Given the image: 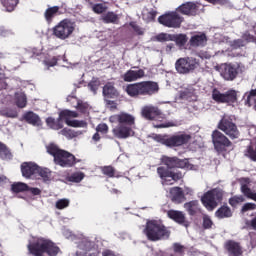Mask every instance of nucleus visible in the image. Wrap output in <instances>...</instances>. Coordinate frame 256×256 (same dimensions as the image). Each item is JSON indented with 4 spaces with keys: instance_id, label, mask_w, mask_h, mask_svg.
Masks as SVG:
<instances>
[{
    "instance_id": "f257e3e1",
    "label": "nucleus",
    "mask_w": 256,
    "mask_h": 256,
    "mask_svg": "<svg viewBox=\"0 0 256 256\" xmlns=\"http://www.w3.org/2000/svg\"><path fill=\"white\" fill-rule=\"evenodd\" d=\"M28 255L32 256H58L61 248L55 242L44 237H37L27 245Z\"/></svg>"
},
{
    "instance_id": "f03ea898",
    "label": "nucleus",
    "mask_w": 256,
    "mask_h": 256,
    "mask_svg": "<svg viewBox=\"0 0 256 256\" xmlns=\"http://www.w3.org/2000/svg\"><path fill=\"white\" fill-rule=\"evenodd\" d=\"M110 121L112 123H115V121L118 123V125L112 129L114 137H117V139H129V137H133L135 116L127 112H121L120 114L111 116Z\"/></svg>"
},
{
    "instance_id": "7ed1b4c3",
    "label": "nucleus",
    "mask_w": 256,
    "mask_h": 256,
    "mask_svg": "<svg viewBox=\"0 0 256 256\" xmlns=\"http://www.w3.org/2000/svg\"><path fill=\"white\" fill-rule=\"evenodd\" d=\"M46 151L53 157L54 165H58V167L69 169L75 167L77 163H81V159H77L71 152L59 148L55 143L48 144Z\"/></svg>"
},
{
    "instance_id": "20e7f679",
    "label": "nucleus",
    "mask_w": 256,
    "mask_h": 256,
    "mask_svg": "<svg viewBox=\"0 0 256 256\" xmlns=\"http://www.w3.org/2000/svg\"><path fill=\"white\" fill-rule=\"evenodd\" d=\"M125 92L133 99H139V97H151L152 95L159 93V83L149 80L128 84Z\"/></svg>"
},
{
    "instance_id": "39448f33",
    "label": "nucleus",
    "mask_w": 256,
    "mask_h": 256,
    "mask_svg": "<svg viewBox=\"0 0 256 256\" xmlns=\"http://www.w3.org/2000/svg\"><path fill=\"white\" fill-rule=\"evenodd\" d=\"M143 233L146 239L152 242L164 241V239L171 237V231L165 227L161 220H147Z\"/></svg>"
},
{
    "instance_id": "423d86ee",
    "label": "nucleus",
    "mask_w": 256,
    "mask_h": 256,
    "mask_svg": "<svg viewBox=\"0 0 256 256\" xmlns=\"http://www.w3.org/2000/svg\"><path fill=\"white\" fill-rule=\"evenodd\" d=\"M154 141L164 145L165 147H169V149H175V147H183V145H187L189 141H191V134L178 133L173 135H161L156 134L154 136Z\"/></svg>"
},
{
    "instance_id": "0eeeda50",
    "label": "nucleus",
    "mask_w": 256,
    "mask_h": 256,
    "mask_svg": "<svg viewBox=\"0 0 256 256\" xmlns=\"http://www.w3.org/2000/svg\"><path fill=\"white\" fill-rule=\"evenodd\" d=\"M183 21H185V18L177 10L166 12L158 17V23L168 29H181Z\"/></svg>"
},
{
    "instance_id": "6e6552de",
    "label": "nucleus",
    "mask_w": 256,
    "mask_h": 256,
    "mask_svg": "<svg viewBox=\"0 0 256 256\" xmlns=\"http://www.w3.org/2000/svg\"><path fill=\"white\" fill-rule=\"evenodd\" d=\"M223 201V192L221 190L215 188L207 191L201 197V203L204 205L207 211H215L219 206V203Z\"/></svg>"
},
{
    "instance_id": "1a4fd4ad",
    "label": "nucleus",
    "mask_w": 256,
    "mask_h": 256,
    "mask_svg": "<svg viewBox=\"0 0 256 256\" xmlns=\"http://www.w3.org/2000/svg\"><path fill=\"white\" fill-rule=\"evenodd\" d=\"M218 129L225 133L232 141L241 137V132L237 127V124L233 122V119L229 116H223L218 123Z\"/></svg>"
},
{
    "instance_id": "9d476101",
    "label": "nucleus",
    "mask_w": 256,
    "mask_h": 256,
    "mask_svg": "<svg viewBox=\"0 0 256 256\" xmlns=\"http://www.w3.org/2000/svg\"><path fill=\"white\" fill-rule=\"evenodd\" d=\"M54 37L65 41L73 35L75 31V24L70 19L61 20L56 26L52 29Z\"/></svg>"
},
{
    "instance_id": "9b49d317",
    "label": "nucleus",
    "mask_w": 256,
    "mask_h": 256,
    "mask_svg": "<svg viewBox=\"0 0 256 256\" xmlns=\"http://www.w3.org/2000/svg\"><path fill=\"white\" fill-rule=\"evenodd\" d=\"M157 173L162 181V185H173L177 181H181L183 173L181 171H173L168 166H160L157 168Z\"/></svg>"
},
{
    "instance_id": "f8f14e48",
    "label": "nucleus",
    "mask_w": 256,
    "mask_h": 256,
    "mask_svg": "<svg viewBox=\"0 0 256 256\" xmlns=\"http://www.w3.org/2000/svg\"><path fill=\"white\" fill-rule=\"evenodd\" d=\"M199 62L195 58H179L175 62V69L180 75H187L197 69Z\"/></svg>"
},
{
    "instance_id": "ddd939ff",
    "label": "nucleus",
    "mask_w": 256,
    "mask_h": 256,
    "mask_svg": "<svg viewBox=\"0 0 256 256\" xmlns=\"http://www.w3.org/2000/svg\"><path fill=\"white\" fill-rule=\"evenodd\" d=\"M212 143L217 153H225L227 148L233 145V142L219 130H214L212 132Z\"/></svg>"
},
{
    "instance_id": "4468645a",
    "label": "nucleus",
    "mask_w": 256,
    "mask_h": 256,
    "mask_svg": "<svg viewBox=\"0 0 256 256\" xmlns=\"http://www.w3.org/2000/svg\"><path fill=\"white\" fill-rule=\"evenodd\" d=\"M212 99L216 103H227V105H233L234 103H237V91L230 89L225 93H221L217 88H214L212 90Z\"/></svg>"
},
{
    "instance_id": "2eb2a0df",
    "label": "nucleus",
    "mask_w": 256,
    "mask_h": 256,
    "mask_svg": "<svg viewBox=\"0 0 256 256\" xmlns=\"http://www.w3.org/2000/svg\"><path fill=\"white\" fill-rule=\"evenodd\" d=\"M79 117V113L71 110H62L60 112V119H64L68 127H87V122L84 120H71Z\"/></svg>"
},
{
    "instance_id": "dca6fc26",
    "label": "nucleus",
    "mask_w": 256,
    "mask_h": 256,
    "mask_svg": "<svg viewBox=\"0 0 256 256\" xmlns=\"http://www.w3.org/2000/svg\"><path fill=\"white\" fill-rule=\"evenodd\" d=\"M176 11L188 17H196L199 14V6L195 2H186L180 5Z\"/></svg>"
},
{
    "instance_id": "f3484780",
    "label": "nucleus",
    "mask_w": 256,
    "mask_h": 256,
    "mask_svg": "<svg viewBox=\"0 0 256 256\" xmlns=\"http://www.w3.org/2000/svg\"><path fill=\"white\" fill-rule=\"evenodd\" d=\"M224 249L228 256H243V246L235 240H227Z\"/></svg>"
},
{
    "instance_id": "a211bd4d",
    "label": "nucleus",
    "mask_w": 256,
    "mask_h": 256,
    "mask_svg": "<svg viewBox=\"0 0 256 256\" xmlns=\"http://www.w3.org/2000/svg\"><path fill=\"white\" fill-rule=\"evenodd\" d=\"M239 75V69L233 64H224L221 71V76L225 81H235Z\"/></svg>"
},
{
    "instance_id": "6ab92c4d",
    "label": "nucleus",
    "mask_w": 256,
    "mask_h": 256,
    "mask_svg": "<svg viewBox=\"0 0 256 256\" xmlns=\"http://www.w3.org/2000/svg\"><path fill=\"white\" fill-rule=\"evenodd\" d=\"M167 217L178 225H182V227H189V221H187V217L185 216L183 211L168 210Z\"/></svg>"
},
{
    "instance_id": "aec40b11",
    "label": "nucleus",
    "mask_w": 256,
    "mask_h": 256,
    "mask_svg": "<svg viewBox=\"0 0 256 256\" xmlns=\"http://www.w3.org/2000/svg\"><path fill=\"white\" fill-rule=\"evenodd\" d=\"M39 170V165L35 162H24L21 164V173L25 179H31L33 175H37V171Z\"/></svg>"
},
{
    "instance_id": "412c9836",
    "label": "nucleus",
    "mask_w": 256,
    "mask_h": 256,
    "mask_svg": "<svg viewBox=\"0 0 256 256\" xmlns=\"http://www.w3.org/2000/svg\"><path fill=\"white\" fill-rule=\"evenodd\" d=\"M162 163L170 169H185V159H179L176 156H165Z\"/></svg>"
},
{
    "instance_id": "4be33fe9",
    "label": "nucleus",
    "mask_w": 256,
    "mask_h": 256,
    "mask_svg": "<svg viewBox=\"0 0 256 256\" xmlns=\"http://www.w3.org/2000/svg\"><path fill=\"white\" fill-rule=\"evenodd\" d=\"M145 77V70H128L122 76L123 81L126 83H133V81H138V79H143Z\"/></svg>"
},
{
    "instance_id": "5701e85b",
    "label": "nucleus",
    "mask_w": 256,
    "mask_h": 256,
    "mask_svg": "<svg viewBox=\"0 0 256 256\" xmlns=\"http://www.w3.org/2000/svg\"><path fill=\"white\" fill-rule=\"evenodd\" d=\"M141 114L144 119H147V121H154V119L160 117L161 110L155 106H145L142 108Z\"/></svg>"
},
{
    "instance_id": "b1692460",
    "label": "nucleus",
    "mask_w": 256,
    "mask_h": 256,
    "mask_svg": "<svg viewBox=\"0 0 256 256\" xmlns=\"http://www.w3.org/2000/svg\"><path fill=\"white\" fill-rule=\"evenodd\" d=\"M170 197L173 203H183V201H187L185 197V192H183V188L181 187H173L170 189Z\"/></svg>"
},
{
    "instance_id": "393cba45",
    "label": "nucleus",
    "mask_w": 256,
    "mask_h": 256,
    "mask_svg": "<svg viewBox=\"0 0 256 256\" xmlns=\"http://www.w3.org/2000/svg\"><path fill=\"white\" fill-rule=\"evenodd\" d=\"M191 47H205L207 45V35L205 33H198L191 36L189 40Z\"/></svg>"
},
{
    "instance_id": "a878e982",
    "label": "nucleus",
    "mask_w": 256,
    "mask_h": 256,
    "mask_svg": "<svg viewBox=\"0 0 256 256\" xmlns=\"http://www.w3.org/2000/svg\"><path fill=\"white\" fill-rule=\"evenodd\" d=\"M24 121L29 125H33L34 127H39L41 125V118L33 111H28L23 115Z\"/></svg>"
},
{
    "instance_id": "bb28decb",
    "label": "nucleus",
    "mask_w": 256,
    "mask_h": 256,
    "mask_svg": "<svg viewBox=\"0 0 256 256\" xmlns=\"http://www.w3.org/2000/svg\"><path fill=\"white\" fill-rule=\"evenodd\" d=\"M184 209L187 211L190 217H195V215H197V213L201 211V209L199 208V201L197 200L186 202L184 204Z\"/></svg>"
},
{
    "instance_id": "cd10ccee",
    "label": "nucleus",
    "mask_w": 256,
    "mask_h": 256,
    "mask_svg": "<svg viewBox=\"0 0 256 256\" xmlns=\"http://www.w3.org/2000/svg\"><path fill=\"white\" fill-rule=\"evenodd\" d=\"M103 95L108 99H115V97H119V92L117 88L113 85V83L108 82L103 87Z\"/></svg>"
},
{
    "instance_id": "c85d7f7f",
    "label": "nucleus",
    "mask_w": 256,
    "mask_h": 256,
    "mask_svg": "<svg viewBox=\"0 0 256 256\" xmlns=\"http://www.w3.org/2000/svg\"><path fill=\"white\" fill-rule=\"evenodd\" d=\"M63 121H65V118H61V113H59V117L56 120L53 117H48L46 119V125H48L50 129L59 131V129H63Z\"/></svg>"
},
{
    "instance_id": "c756f323",
    "label": "nucleus",
    "mask_w": 256,
    "mask_h": 256,
    "mask_svg": "<svg viewBox=\"0 0 256 256\" xmlns=\"http://www.w3.org/2000/svg\"><path fill=\"white\" fill-rule=\"evenodd\" d=\"M215 217H217V219H229V217H233V212L227 204H224L217 209Z\"/></svg>"
},
{
    "instance_id": "7c9ffc66",
    "label": "nucleus",
    "mask_w": 256,
    "mask_h": 256,
    "mask_svg": "<svg viewBox=\"0 0 256 256\" xmlns=\"http://www.w3.org/2000/svg\"><path fill=\"white\" fill-rule=\"evenodd\" d=\"M59 9H61V7L52 6L45 10L44 18L46 19L47 23H52L53 19H55V17H57V15H61V12H59Z\"/></svg>"
},
{
    "instance_id": "2f4dec72",
    "label": "nucleus",
    "mask_w": 256,
    "mask_h": 256,
    "mask_svg": "<svg viewBox=\"0 0 256 256\" xmlns=\"http://www.w3.org/2000/svg\"><path fill=\"white\" fill-rule=\"evenodd\" d=\"M0 159L3 161H10L13 159V154L11 150L7 147V145L0 142Z\"/></svg>"
},
{
    "instance_id": "473e14b6",
    "label": "nucleus",
    "mask_w": 256,
    "mask_h": 256,
    "mask_svg": "<svg viewBox=\"0 0 256 256\" xmlns=\"http://www.w3.org/2000/svg\"><path fill=\"white\" fill-rule=\"evenodd\" d=\"M14 101L19 109H25L27 107V96L24 93H16Z\"/></svg>"
},
{
    "instance_id": "72a5a7b5",
    "label": "nucleus",
    "mask_w": 256,
    "mask_h": 256,
    "mask_svg": "<svg viewBox=\"0 0 256 256\" xmlns=\"http://www.w3.org/2000/svg\"><path fill=\"white\" fill-rule=\"evenodd\" d=\"M0 3L8 13H13L19 5V0H0Z\"/></svg>"
},
{
    "instance_id": "f704fd0d",
    "label": "nucleus",
    "mask_w": 256,
    "mask_h": 256,
    "mask_svg": "<svg viewBox=\"0 0 256 256\" xmlns=\"http://www.w3.org/2000/svg\"><path fill=\"white\" fill-rule=\"evenodd\" d=\"M101 19H102L103 23H107V24L113 23V24H115V23H117V21H119V15H117L115 12L109 11V12L103 14L101 16Z\"/></svg>"
},
{
    "instance_id": "c9c22d12",
    "label": "nucleus",
    "mask_w": 256,
    "mask_h": 256,
    "mask_svg": "<svg viewBox=\"0 0 256 256\" xmlns=\"http://www.w3.org/2000/svg\"><path fill=\"white\" fill-rule=\"evenodd\" d=\"M12 193H25V191H29V185L23 182H15L11 185Z\"/></svg>"
},
{
    "instance_id": "e433bc0d",
    "label": "nucleus",
    "mask_w": 256,
    "mask_h": 256,
    "mask_svg": "<svg viewBox=\"0 0 256 256\" xmlns=\"http://www.w3.org/2000/svg\"><path fill=\"white\" fill-rule=\"evenodd\" d=\"M36 175H39L44 183H47V181H51V171L49 170V168H43L38 166Z\"/></svg>"
},
{
    "instance_id": "4c0bfd02",
    "label": "nucleus",
    "mask_w": 256,
    "mask_h": 256,
    "mask_svg": "<svg viewBox=\"0 0 256 256\" xmlns=\"http://www.w3.org/2000/svg\"><path fill=\"white\" fill-rule=\"evenodd\" d=\"M172 41H174L178 47H185L187 44V34H172Z\"/></svg>"
},
{
    "instance_id": "58836bf2",
    "label": "nucleus",
    "mask_w": 256,
    "mask_h": 256,
    "mask_svg": "<svg viewBox=\"0 0 256 256\" xmlns=\"http://www.w3.org/2000/svg\"><path fill=\"white\" fill-rule=\"evenodd\" d=\"M90 5L93 13H96V15H103V13H105L107 9H109L106 3H96Z\"/></svg>"
},
{
    "instance_id": "ea45409f",
    "label": "nucleus",
    "mask_w": 256,
    "mask_h": 256,
    "mask_svg": "<svg viewBox=\"0 0 256 256\" xmlns=\"http://www.w3.org/2000/svg\"><path fill=\"white\" fill-rule=\"evenodd\" d=\"M84 247H86V252L84 256H99V250L95 248L94 243L86 242Z\"/></svg>"
},
{
    "instance_id": "a19ab883",
    "label": "nucleus",
    "mask_w": 256,
    "mask_h": 256,
    "mask_svg": "<svg viewBox=\"0 0 256 256\" xmlns=\"http://www.w3.org/2000/svg\"><path fill=\"white\" fill-rule=\"evenodd\" d=\"M82 179H85V173L83 172H74L67 177V181L70 183H81Z\"/></svg>"
},
{
    "instance_id": "79ce46f5",
    "label": "nucleus",
    "mask_w": 256,
    "mask_h": 256,
    "mask_svg": "<svg viewBox=\"0 0 256 256\" xmlns=\"http://www.w3.org/2000/svg\"><path fill=\"white\" fill-rule=\"evenodd\" d=\"M58 61H61V56H48L44 59L43 63L46 67H55Z\"/></svg>"
},
{
    "instance_id": "37998d69",
    "label": "nucleus",
    "mask_w": 256,
    "mask_h": 256,
    "mask_svg": "<svg viewBox=\"0 0 256 256\" xmlns=\"http://www.w3.org/2000/svg\"><path fill=\"white\" fill-rule=\"evenodd\" d=\"M61 135L66 137V139H75V137L79 136V133H77L75 130H71L69 128H63L60 131Z\"/></svg>"
},
{
    "instance_id": "c03bdc74",
    "label": "nucleus",
    "mask_w": 256,
    "mask_h": 256,
    "mask_svg": "<svg viewBox=\"0 0 256 256\" xmlns=\"http://www.w3.org/2000/svg\"><path fill=\"white\" fill-rule=\"evenodd\" d=\"M101 171L106 177H115V168L113 166H103L101 167Z\"/></svg>"
},
{
    "instance_id": "a18cd8bd",
    "label": "nucleus",
    "mask_w": 256,
    "mask_h": 256,
    "mask_svg": "<svg viewBox=\"0 0 256 256\" xmlns=\"http://www.w3.org/2000/svg\"><path fill=\"white\" fill-rule=\"evenodd\" d=\"M243 202H245V197H243V195H236L229 199V205H231V207H236L239 205V203Z\"/></svg>"
},
{
    "instance_id": "49530a36",
    "label": "nucleus",
    "mask_w": 256,
    "mask_h": 256,
    "mask_svg": "<svg viewBox=\"0 0 256 256\" xmlns=\"http://www.w3.org/2000/svg\"><path fill=\"white\" fill-rule=\"evenodd\" d=\"M202 227L203 229H212L213 227V220H211V217L207 214H204L202 217Z\"/></svg>"
},
{
    "instance_id": "de8ad7c7",
    "label": "nucleus",
    "mask_w": 256,
    "mask_h": 256,
    "mask_svg": "<svg viewBox=\"0 0 256 256\" xmlns=\"http://www.w3.org/2000/svg\"><path fill=\"white\" fill-rule=\"evenodd\" d=\"M173 34L168 33H160L156 36V41H159L160 43H165L167 41H172Z\"/></svg>"
},
{
    "instance_id": "09e8293b",
    "label": "nucleus",
    "mask_w": 256,
    "mask_h": 256,
    "mask_svg": "<svg viewBox=\"0 0 256 256\" xmlns=\"http://www.w3.org/2000/svg\"><path fill=\"white\" fill-rule=\"evenodd\" d=\"M76 109L77 111H80V113H87V111H89V104L87 102H83L82 100H78Z\"/></svg>"
},
{
    "instance_id": "8fccbe9b",
    "label": "nucleus",
    "mask_w": 256,
    "mask_h": 256,
    "mask_svg": "<svg viewBox=\"0 0 256 256\" xmlns=\"http://www.w3.org/2000/svg\"><path fill=\"white\" fill-rule=\"evenodd\" d=\"M129 26L133 29L136 35H145V30L137 24V22H130Z\"/></svg>"
},
{
    "instance_id": "3c124183",
    "label": "nucleus",
    "mask_w": 256,
    "mask_h": 256,
    "mask_svg": "<svg viewBox=\"0 0 256 256\" xmlns=\"http://www.w3.org/2000/svg\"><path fill=\"white\" fill-rule=\"evenodd\" d=\"M69 199L63 198L60 199L56 202V209H67V207L69 206Z\"/></svg>"
},
{
    "instance_id": "603ef678",
    "label": "nucleus",
    "mask_w": 256,
    "mask_h": 256,
    "mask_svg": "<svg viewBox=\"0 0 256 256\" xmlns=\"http://www.w3.org/2000/svg\"><path fill=\"white\" fill-rule=\"evenodd\" d=\"M242 40L246 41V43H256V37L249 33V31L242 34Z\"/></svg>"
},
{
    "instance_id": "864d4df0",
    "label": "nucleus",
    "mask_w": 256,
    "mask_h": 256,
    "mask_svg": "<svg viewBox=\"0 0 256 256\" xmlns=\"http://www.w3.org/2000/svg\"><path fill=\"white\" fill-rule=\"evenodd\" d=\"M97 133H101L102 135H107L109 133V126L106 123L98 124L96 127Z\"/></svg>"
},
{
    "instance_id": "5fc2aeb1",
    "label": "nucleus",
    "mask_w": 256,
    "mask_h": 256,
    "mask_svg": "<svg viewBox=\"0 0 256 256\" xmlns=\"http://www.w3.org/2000/svg\"><path fill=\"white\" fill-rule=\"evenodd\" d=\"M232 49H241V47H245V40L242 39H236L231 43Z\"/></svg>"
},
{
    "instance_id": "6e6d98bb",
    "label": "nucleus",
    "mask_w": 256,
    "mask_h": 256,
    "mask_svg": "<svg viewBox=\"0 0 256 256\" xmlns=\"http://www.w3.org/2000/svg\"><path fill=\"white\" fill-rule=\"evenodd\" d=\"M255 209H256V204L248 202L242 206L241 211L242 213H247V211H255Z\"/></svg>"
},
{
    "instance_id": "4d7b16f0",
    "label": "nucleus",
    "mask_w": 256,
    "mask_h": 256,
    "mask_svg": "<svg viewBox=\"0 0 256 256\" xmlns=\"http://www.w3.org/2000/svg\"><path fill=\"white\" fill-rule=\"evenodd\" d=\"M207 3H210L211 5H228L229 4V0H204Z\"/></svg>"
},
{
    "instance_id": "13d9d810",
    "label": "nucleus",
    "mask_w": 256,
    "mask_h": 256,
    "mask_svg": "<svg viewBox=\"0 0 256 256\" xmlns=\"http://www.w3.org/2000/svg\"><path fill=\"white\" fill-rule=\"evenodd\" d=\"M246 225L247 227H249V229H253V231H256V216L250 221L246 222Z\"/></svg>"
},
{
    "instance_id": "bf43d9fd",
    "label": "nucleus",
    "mask_w": 256,
    "mask_h": 256,
    "mask_svg": "<svg viewBox=\"0 0 256 256\" xmlns=\"http://www.w3.org/2000/svg\"><path fill=\"white\" fill-rule=\"evenodd\" d=\"M155 17H157V11L151 10L147 13V21H155Z\"/></svg>"
},
{
    "instance_id": "052dcab7",
    "label": "nucleus",
    "mask_w": 256,
    "mask_h": 256,
    "mask_svg": "<svg viewBox=\"0 0 256 256\" xmlns=\"http://www.w3.org/2000/svg\"><path fill=\"white\" fill-rule=\"evenodd\" d=\"M88 87H89L90 91H93L95 93L97 91V89H99V84L97 83V81H91L88 84Z\"/></svg>"
},
{
    "instance_id": "680f3d73",
    "label": "nucleus",
    "mask_w": 256,
    "mask_h": 256,
    "mask_svg": "<svg viewBox=\"0 0 256 256\" xmlns=\"http://www.w3.org/2000/svg\"><path fill=\"white\" fill-rule=\"evenodd\" d=\"M106 105L109 109H111L112 111L117 109V102L113 101V100H106Z\"/></svg>"
},
{
    "instance_id": "e2e57ef3",
    "label": "nucleus",
    "mask_w": 256,
    "mask_h": 256,
    "mask_svg": "<svg viewBox=\"0 0 256 256\" xmlns=\"http://www.w3.org/2000/svg\"><path fill=\"white\" fill-rule=\"evenodd\" d=\"M173 249H174V252H175V253H183L184 247H183V245H181V244H179V243H175V244L173 245Z\"/></svg>"
},
{
    "instance_id": "0e129e2a",
    "label": "nucleus",
    "mask_w": 256,
    "mask_h": 256,
    "mask_svg": "<svg viewBox=\"0 0 256 256\" xmlns=\"http://www.w3.org/2000/svg\"><path fill=\"white\" fill-rule=\"evenodd\" d=\"M239 183L241 185V188L243 187V185L249 187L248 185L251 183V180L249 178H240Z\"/></svg>"
},
{
    "instance_id": "69168bd1",
    "label": "nucleus",
    "mask_w": 256,
    "mask_h": 256,
    "mask_svg": "<svg viewBox=\"0 0 256 256\" xmlns=\"http://www.w3.org/2000/svg\"><path fill=\"white\" fill-rule=\"evenodd\" d=\"M27 191H30V193H32V195H41V189H39V188L29 187V189Z\"/></svg>"
},
{
    "instance_id": "338daca9",
    "label": "nucleus",
    "mask_w": 256,
    "mask_h": 256,
    "mask_svg": "<svg viewBox=\"0 0 256 256\" xmlns=\"http://www.w3.org/2000/svg\"><path fill=\"white\" fill-rule=\"evenodd\" d=\"M9 35V30L5 29L3 26H0V37H7Z\"/></svg>"
},
{
    "instance_id": "774afa93",
    "label": "nucleus",
    "mask_w": 256,
    "mask_h": 256,
    "mask_svg": "<svg viewBox=\"0 0 256 256\" xmlns=\"http://www.w3.org/2000/svg\"><path fill=\"white\" fill-rule=\"evenodd\" d=\"M2 89H7V82H5V80H0V91H2Z\"/></svg>"
}]
</instances>
